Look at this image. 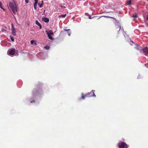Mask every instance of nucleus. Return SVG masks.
Wrapping results in <instances>:
<instances>
[{
  "instance_id": "a211bd4d",
  "label": "nucleus",
  "mask_w": 148,
  "mask_h": 148,
  "mask_svg": "<svg viewBox=\"0 0 148 148\" xmlns=\"http://www.w3.org/2000/svg\"><path fill=\"white\" fill-rule=\"evenodd\" d=\"M66 14H65L61 15L60 16V17H62V18H64L65 17V16H66Z\"/></svg>"
},
{
  "instance_id": "ddd939ff",
  "label": "nucleus",
  "mask_w": 148,
  "mask_h": 148,
  "mask_svg": "<svg viewBox=\"0 0 148 148\" xmlns=\"http://www.w3.org/2000/svg\"><path fill=\"white\" fill-rule=\"evenodd\" d=\"M34 40H31L30 42L31 44H34L35 45H36V42H34Z\"/></svg>"
},
{
  "instance_id": "5701e85b",
  "label": "nucleus",
  "mask_w": 148,
  "mask_h": 148,
  "mask_svg": "<svg viewBox=\"0 0 148 148\" xmlns=\"http://www.w3.org/2000/svg\"><path fill=\"white\" fill-rule=\"evenodd\" d=\"M71 34V32H68V34L69 36H70Z\"/></svg>"
},
{
  "instance_id": "6e6552de",
  "label": "nucleus",
  "mask_w": 148,
  "mask_h": 148,
  "mask_svg": "<svg viewBox=\"0 0 148 148\" xmlns=\"http://www.w3.org/2000/svg\"><path fill=\"white\" fill-rule=\"evenodd\" d=\"M143 51L145 53H148V48L147 47L144 48L143 49Z\"/></svg>"
},
{
  "instance_id": "9b49d317",
  "label": "nucleus",
  "mask_w": 148,
  "mask_h": 148,
  "mask_svg": "<svg viewBox=\"0 0 148 148\" xmlns=\"http://www.w3.org/2000/svg\"><path fill=\"white\" fill-rule=\"evenodd\" d=\"M38 3L37 2H35L34 4V8L35 10H36V7L37 6V4Z\"/></svg>"
},
{
  "instance_id": "f8f14e48",
  "label": "nucleus",
  "mask_w": 148,
  "mask_h": 148,
  "mask_svg": "<svg viewBox=\"0 0 148 148\" xmlns=\"http://www.w3.org/2000/svg\"><path fill=\"white\" fill-rule=\"evenodd\" d=\"M42 3L40 4L39 3H38V4L40 8H42L43 7V1H42Z\"/></svg>"
},
{
  "instance_id": "393cba45",
  "label": "nucleus",
  "mask_w": 148,
  "mask_h": 148,
  "mask_svg": "<svg viewBox=\"0 0 148 148\" xmlns=\"http://www.w3.org/2000/svg\"><path fill=\"white\" fill-rule=\"evenodd\" d=\"M35 2H37L38 3V0H34Z\"/></svg>"
},
{
  "instance_id": "dca6fc26",
  "label": "nucleus",
  "mask_w": 148,
  "mask_h": 148,
  "mask_svg": "<svg viewBox=\"0 0 148 148\" xmlns=\"http://www.w3.org/2000/svg\"><path fill=\"white\" fill-rule=\"evenodd\" d=\"M45 48L47 49L48 50L49 49L50 47L49 46L46 45V46L45 47Z\"/></svg>"
},
{
  "instance_id": "412c9836",
  "label": "nucleus",
  "mask_w": 148,
  "mask_h": 148,
  "mask_svg": "<svg viewBox=\"0 0 148 148\" xmlns=\"http://www.w3.org/2000/svg\"><path fill=\"white\" fill-rule=\"evenodd\" d=\"M25 2L26 3H28L29 2V0H25Z\"/></svg>"
},
{
  "instance_id": "f3484780",
  "label": "nucleus",
  "mask_w": 148,
  "mask_h": 148,
  "mask_svg": "<svg viewBox=\"0 0 148 148\" xmlns=\"http://www.w3.org/2000/svg\"><path fill=\"white\" fill-rule=\"evenodd\" d=\"M133 17L134 18H136L137 16V14H135L133 15Z\"/></svg>"
},
{
  "instance_id": "4be33fe9",
  "label": "nucleus",
  "mask_w": 148,
  "mask_h": 148,
  "mask_svg": "<svg viewBox=\"0 0 148 148\" xmlns=\"http://www.w3.org/2000/svg\"><path fill=\"white\" fill-rule=\"evenodd\" d=\"M61 7L63 8H65V7L63 5H61Z\"/></svg>"
},
{
  "instance_id": "20e7f679",
  "label": "nucleus",
  "mask_w": 148,
  "mask_h": 148,
  "mask_svg": "<svg viewBox=\"0 0 148 148\" xmlns=\"http://www.w3.org/2000/svg\"><path fill=\"white\" fill-rule=\"evenodd\" d=\"M15 49H9L8 51V54L10 55H14L15 53Z\"/></svg>"
},
{
  "instance_id": "cd10ccee",
  "label": "nucleus",
  "mask_w": 148,
  "mask_h": 148,
  "mask_svg": "<svg viewBox=\"0 0 148 148\" xmlns=\"http://www.w3.org/2000/svg\"><path fill=\"white\" fill-rule=\"evenodd\" d=\"M1 9H2L4 11H5V9L3 8V7H2V8H1Z\"/></svg>"
},
{
  "instance_id": "a878e982",
  "label": "nucleus",
  "mask_w": 148,
  "mask_h": 148,
  "mask_svg": "<svg viewBox=\"0 0 148 148\" xmlns=\"http://www.w3.org/2000/svg\"><path fill=\"white\" fill-rule=\"evenodd\" d=\"M147 20H148V15L147 16Z\"/></svg>"
},
{
  "instance_id": "c85d7f7f",
  "label": "nucleus",
  "mask_w": 148,
  "mask_h": 148,
  "mask_svg": "<svg viewBox=\"0 0 148 148\" xmlns=\"http://www.w3.org/2000/svg\"><path fill=\"white\" fill-rule=\"evenodd\" d=\"M89 18L90 19H91V18H91V17H89Z\"/></svg>"
},
{
  "instance_id": "b1692460",
  "label": "nucleus",
  "mask_w": 148,
  "mask_h": 148,
  "mask_svg": "<svg viewBox=\"0 0 148 148\" xmlns=\"http://www.w3.org/2000/svg\"><path fill=\"white\" fill-rule=\"evenodd\" d=\"M35 102V101L34 100H33V101H32L30 102L31 103H33V102Z\"/></svg>"
},
{
  "instance_id": "f257e3e1",
  "label": "nucleus",
  "mask_w": 148,
  "mask_h": 148,
  "mask_svg": "<svg viewBox=\"0 0 148 148\" xmlns=\"http://www.w3.org/2000/svg\"><path fill=\"white\" fill-rule=\"evenodd\" d=\"M94 91L95 90H92L90 92L88 93L85 95H84L83 93H82L81 94V98L84 100L85 99V97H89L92 96L96 97V95L94 93Z\"/></svg>"
},
{
  "instance_id": "aec40b11",
  "label": "nucleus",
  "mask_w": 148,
  "mask_h": 148,
  "mask_svg": "<svg viewBox=\"0 0 148 148\" xmlns=\"http://www.w3.org/2000/svg\"><path fill=\"white\" fill-rule=\"evenodd\" d=\"M2 3L0 1V8H2Z\"/></svg>"
},
{
  "instance_id": "bb28decb",
  "label": "nucleus",
  "mask_w": 148,
  "mask_h": 148,
  "mask_svg": "<svg viewBox=\"0 0 148 148\" xmlns=\"http://www.w3.org/2000/svg\"><path fill=\"white\" fill-rule=\"evenodd\" d=\"M70 29H64V30L65 31H69V30Z\"/></svg>"
},
{
  "instance_id": "7ed1b4c3",
  "label": "nucleus",
  "mask_w": 148,
  "mask_h": 148,
  "mask_svg": "<svg viewBox=\"0 0 148 148\" xmlns=\"http://www.w3.org/2000/svg\"><path fill=\"white\" fill-rule=\"evenodd\" d=\"M119 148H127L128 146L127 144L124 142H120L118 144Z\"/></svg>"
},
{
  "instance_id": "6ab92c4d",
  "label": "nucleus",
  "mask_w": 148,
  "mask_h": 148,
  "mask_svg": "<svg viewBox=\"0 0 148 148\" xmlns=\"http://www.w3.org/2000/svg\"><path fill=\"white\" fill-rule=\"evenodd\" d=\"M137 48H136V49H140V47L139 45H138L137 46Z\"/></svg>"
},
{
  "instance_id": "2eb2a0df",
  "label": "nucleus",
  "mask_w": 148,
  "mask_h": 148,
  "mask_svg": "<svg viewBox=\"0 0 148 148\" xmlns=\"http://www.w3.org/2000/svg\"><path fill=\"white\" fill-rule=\"evenodd\" d=\"M10 39H11V40H12V41H14V38L13 37H12V36H10Z\"/></svg>"
},
{
  "instance_id": "4468645a",
  "label": "nucleus",
  "mask_w": 148,
  "mask_h": 148,
  "mask_svg": "<svg viewBox=\"0 0 148 148\" xmlns=\"http://www.w3.org/2000/svg\"><path fill=\"white\" fill-rule=\"evenodd\" d=\"M48 36L49 39L51 40L53 39V38L51 35H48Z\"/></svg>"
},
{
  "instance_id": "39448f33",
  "label": "nucleus",
  "mask_w": 148,
  "mask_h": 148,
  "mask_svg": "<svg viewBox=\"0 0 148 148\" xmlns=\"http://www.w3.org/2000/svg\"><path fill=\"white\" fill-rule=\"evenodd\" d=\"M12 32L14 36H16V30H15V29L14 28V26H13V25L12 24Z\"/></svg>"
},
{
  "instance_id": "423d86ee",
  "label": "nucleus",
  "mask_w": 148,
  "mask_h": 148,
  "mask_svg": "<svg viewBox=\"0 0 148 148\" xmlns=\"http://www.w3.org/2000/svg\"><path fill=\"white\" fill-rule=\"evenodd\" d=\"M42 21L46 23H48L49 22V20L47 18L44 17L42 18Z\"/></svg>"
},
{
  "instance_id": "1a4fd4ad",
  "label": "nucleus",
  "mask_w": 148,
  "mask_h": 148,
  "mask_svg": "<svg viewBox=\"0 0 148 148\" xmlns=\"http://www.w3.org/2000/svg\"><path fill=\"white\" fill-rule=\"evenodd\" d=\"M36 24L38 25V26H39L40 27V29H41L42 28V25H41L37 21H36Z\"/></svg>"
},
{
  "instance_id": "0eeeda50",
  "label": "nucleus",
  "mask_w": 148,
  "mask_h": 148,
  "mask_svg": "<svg viewBox=\"0 0 148 148\" xmlns=\"http://www.w3.org/2000/svg\"><path fill=\"white\" fill-rule=\"evenodd\" d=\"M46 32L47 34L48 35H53V32L51 30L49 31H46Z\"/></svg>"
},
{
  "instance_id": "f03ea898",
  "label": "nucleus",
  "mask_w": 148,
  "mask_h": 148,
  "mask_svg": "<svg viewBox=\"0 0 148 148\" xmlns=\"http://www.w3.org/2000/svg\"><path fill=\"white\" fill-rule=\"evenodd\" d=\"M9 5L13 13L14 14H16L17 12V5L15 3H13L11 2L9 3Z\"/></svg>"
},
{
  "instance_id": "9d476101",
  "label": "nucleus",
  "mask_w": 148,
  "mask_h": 148,
  "mask_svg": "<svg viewBox=\"0 0 148 148\" xmlns=\"http://www.w3.org/2000/svg\"><path fill=\"white\" fill-rule=\"evenodd\" d=\"M131 1L130 0H128L127 1L126 3L127 5H130L131 4Z\"/></svg>"
}]
</instances>
